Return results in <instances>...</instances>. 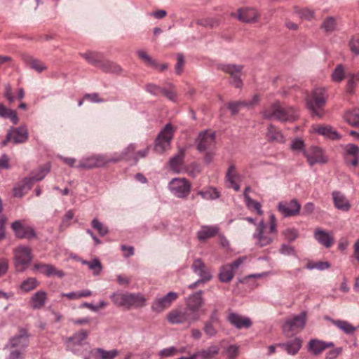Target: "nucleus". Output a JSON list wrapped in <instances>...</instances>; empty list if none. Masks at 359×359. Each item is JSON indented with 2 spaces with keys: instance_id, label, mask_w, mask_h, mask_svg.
I'll list each match as a JSON object with an SVG mask.
<instances>
[{
  "instance_id": "e2e57ef3",
  "label": "nucleus",
  "mask_w": 359,
  "mask_h": 359,
  "mask_svg": "<svg viewBox=\"0 0 359 359\" xmlns=\"http://www.w3.org/2000/svg\"><path fill=\"white\" fill-rule=\"evenodd\" d=\"M74 212L72 210H68L62 218L60 228L68 227L70 225V221L74 218Z\"/></svg>"
},
{
  "instance_id": "393cba45",
  "label": "nucleus",
  "mask_w": 359,
  "mask_h": 359,
  "mask_svg": "<svg viewBox=\"0 0 359 359\" xmlns=\"http://www.w3.org/2000/svg\"><path fill=\"white\" fill-rule=\"evenodd\" d=\"M259 17L257 11L252 8H243L238 10L237 18L245 23L257 22Z\"/></svg>"
},
{
  "instance_id": "37998d69",
  "label": "nucleus",
  "mask_w": 359,
  "mask_h": 359,
  "mask_svg": "<svg viewBox=\"0 0 359 359\" xmlns=\"http://www.w3.org/2000/svg\"><path fill=\"white\" fill-rule=\"evenodd\" d=\"M197 194L205 200H214L219 197L218 191L212 187H208L205 190H200Z\"/></svg>"
},
{
  "instance_id": "4be33fe9",
  "label": "nucleus",
  "mask_w": 359,
  "mask_h": 359,
  "mask_svg": "<svg viewBox=\"0 0 359 359\" xmlns=\"http://www.w3.org/2000/svg\"><path fill=\"white\" fill-rule=\"evenodd\" d=\"M137 146L131 143L123 149L119 155L110 158V161L112 163H117L120 161H132L133 163L135 151Z\"/></svg>"
},
{
  "instance_id": "20e7f679",
  "label": "nucleus",
  "mask_w": 359,
  "mask_h": 359,
  "mask_svg": "<svg viewBox=\"0 0 359 359\" xmlns=\"http://www.w3.org/2000/svg\"><path fill=\"white\" fill-rule=\"evenodd\" d=\"M14 265L16 271L22 272L30 265L33 256L32 249L25 245H19L14 248Z\"/></svg>"
},
{
  "instance_id": "f3484780",
  "label": "nucleus",
  "mask_w": 359,
  "mask_h": 359,
  "mask_svg": "<svg viewBox=\"0 0 359 359\" xmlns=\"http://www.w3.org/2000/svg\"><path fill=\"white\" fill-rule=\"evenodd\" d=\"M215 145V134L211 130L201 132L197 139V149L200 151H205Z\"/></svg>"
},
{
  "instance_id": "a19ab883",
  "label": "nucleus",
  "mask_w": 359,
  "mask_h": 359,
  "mask_svg": "<svg viewBox=\"0 0 359 359\" xmlns=\"http://www.w3.org/2000/svg\"><path fill=\"white\" fill-rule=\"evenodd\" d=\"M219 348L217 346H211L206 350H203L195 354L196 358L198 357L201 359H211L218 354Z\"/></svg>"
},
{
  "instance_id": "c756f323",
  "label": "nucleus",
  "mask_w": 359,
  "mask_h": 359,
  "mask_svg": "<svg viewBox=\"0 0 359 359\" xmlns=\"http://www.w3.org/2000/svg\"><path fill=\"white\" fill-rule=\"evenodd\" d=\"M332 198L334 206L340 210L348 211L351 208V203L344 194L339 191H334Z\"/></svg>"
},
{
  "instance_id": "1a4fd4ad",
  "label": "nucleus",
  "mask_w": 359,
  "mask_h": 359,
  "mask_svg": "<svg viewBox=\"0 0 359 359\" xmlns=\"http://www.w3.org/2000/svg\"><path fill=\"white\" fill-rule=\"evenodd\" d=\"M245 259V257H241L231 264L222 266L219 273V280L223 283L230 282L234 276V271L238 269Z\"/></svg>"
},
{
  "instance_id": "774afa93",
  "label": "nucleus",
  "mask_w": 359,
  "mask_h": 359,
  "mask_svg": "<svg viewBox=\"0 0 359 359\" xmlns=\"http://www.w3.org/2000/svg\"><path fill=\"white\" fill-rule=\"evenodd\" d=\"M285 238L290 241H292L298 236V232L294 229H287L283 231Z\"/></svg>"
},
{
  "instance_id": "4468645a",
  "label": "nucleus",
  "mask_w": 359,
  "mask_h": 359,
  "mask_svg": "<svg viewBox=\"0 0 359 359\" xmlns=\"http://www.w3.org/2000/svg\"><path fill=\"white\" fill-rule=\"evenodd\" d=\"M11 228L15 235L18 238L31 240L36 238V233L34 229L30 226L24 224L20 220L13 222Z\"/></svg>"
},
{
  "instance_id": "864d4df0",
  "label": "nucleus",
  "mask_w": 359,
  "mask_h": 359,
  "mask_svg": "<svg viewBox=\"0 0 359 359\" xmlns=\"http://www.w3.org/2000/svg\"><path fill=\"white\" fill-rule=\"evenodd\" d=\"M96 352L99 354L100 359H114L118 355V351L116 349L105 351L102 348H97Z\"/></svg>"
},
{
  "instance_id": "ea45409f",
  "label": "nucleus",
  "mask_w": 359,
  "mask_h": 359,
  "mask_svg": "<svg viewBox=\"0 0 359 359\" xmlns=\"http://www.w3.org/2000/svg\"><path fill=\"white\" fill-rule=\"evenodd\" d=\"M111 298L115 304L130 308V293L114 294Z\"/></svg>"
},
{
  "instance_id": "2eb2a0df",
  "label": "nucleus",
  "mask_w": 359,
  "mask_h": 359,
  "mask_svg": "<svg viewBox=\"0 0 359 359\" xmlns=\"http://www.w3.org/2000/svg\"><path fill=\"white\" fill-rule=\"evenodd\" d=\"M178 297L177 293L170 292L166 295L156 299L151 306L153 311L160 313L169 308Z\"/></svg>"
},
{
  "instance_id": "c85d7f7f",
  "label": "nucleus",
  "mask_w": 359,
  "mask_h": 359,
  "mask_svg": "<svg viewBox=\"0 0 359 359\" xmlns=\"http://www.w3.org/2000/svg\"><path fill=\"white\" fill-rule=\"evenodd\" d=\"M314 238L327 248L331 247L334 243V238L332 235L330 233L319 228L315 229Z\"/></svg>"
},
{
  "instance_id": "f257e3e1",
  "label": "nucleus",
  "mask_w": 359,
  "mask_h": 359,
  "mask_svg": "<svg viewBox=\"0 0 359 359\" xmlns=\"http://www.w3.org/2000/svg\"><path fill=\"white\" fill-rule=\"evenodd\" d=\"M262 116L266 119H276L280 121H293L297 117V111L292 107L285 106L276 101L262 111Z\"/></svg>"
},
{
  "instance_id": "bb28decb",
  "label": "nucleus",
  "mask_w": 359,
  "mask_h": 359,
  "mask_svg": "<svg viewBox=\"0 0 359 359\" xmlns=\"http://www.w3.org/2000/svg\"><path fill=\"white\" fill-rule=\"evenodd\" d=\"M228 321L237 329L249 328L252 325L251 320L235 313H230L227 317Z\"/></svg>"
},
{
  "instance_id": "f704fd0d",
  "label": "nucleus",
  "mask_w": 359,
  "mask_h": 359,
  "mask_svg": "<svg viewBox=\"0 0 359 359\" xmlns=\"http://www.w3.org/2000/svg\"><path fill=\"white\" fill-rule=\"evenodd\" d=\"M280 346L285 348L287 353L295 355L302 346V340L297 337L290 342L280 344Z\"/></svg>"
},
{
  "instance_id": "9b49d317",
  "label": "nucleus",
  "mask_w": 359,
  "mask_h": 359,
  "mask_svg": "<svg viewBox=\"0 0 359 359\" xmlns=\"http://www.w3.org/2000/svg\"><path fill=\"white\" fill-rule=\"evenodd\" d=\"M110 163V158H107L104 155H95L83 159L77 167L81 169H93L104 167Z\"/></svg>"
},
{
  "instance_id": "dca6fc26",
  "label": "nucleus",
  "mask_w": 359,
  "mask_h": 359,
  "mask_svg": "<svg viewBox=\"0 0 359 359\" xmlns=\"http://www.w3.org/2000/svg\"><path fill=\"white\" fill-rule=\"evenodd\" d=\"M221 70L229 74L232 79L231 83L234 87L240 88L243 86V82L240 79V75L243 69V66L238 65H221L219 66Z\"/></svg>"
},
{
  "instance_id": "a878e982",
  "label": "nucleus",
  "mask_w": 359,
  "mask_h": 359,
  "mask_svg": "<svg viewBox=\"0 0 359 359\" xmlns=\"http://www.w3.org/2000/svg\"><path fill=\"white\" fill-rule=\"evenodd\" d=\"M192 269L194 273H197L200 278V281H209L212 279V275L207 269L205 264L201 259L194 260L192 264Z\"/></svg>"
},
{
  "instance_id": "de8ad7c7",
  "label": "nucleus",
  "mask_w": 359,
  "mask_h": 359,
  "mask_svg": "<svg viewBox=\"0 0 359 359\" xmlns=\"http://www.w3.org/2000/svg\"><path fill=\"white\" fill-rule=\"evenodd\" d=\"M82 57L85 58L88 62L98 67L102 57L100 55L93 53L87 52L82 54Z\"/></svg>"
},
{
  "instance_id": "3c124183",
  "label": "nucleus",
  "mask_w": 359,
  "mask_h": 359,
  "mask_svg": "<svg viewBox=\"0 0 359 359\" xmlns=\"http://www.w3.org/2000/svg\"><path fill=\"white\" fill-rule=\"evenodd\" d=\"M345 76V70L342 65H338L332 74V79L334 82H341Z\"/></svg>"
},
{
  "instance_id": "aec40b11",
  "label": "nucleus",
  "mask_w": 359,
  "mask_h": 359,
  "mask_svg": "<svg viewBox=\"0 0 359 359\" xmlns=\"http://www.w3.org/2000/svg\"><path fill=\"white\" fill-rule=\"evenodd\" d=\"M359 147L348 144L344 147V161L347 165L355 168L358 165Z\"/></svg>"
},
{
  "instance_id": "4d7b16f0",
  "label": "nucleus",
  "mask_w": 359,
  "mask_h": 359,
  "mask_svg": "<svg viewBox=\"0 0 359 359\" xmlns=\"http://www.w3.org/2000/svg\"><path fill=\"white\" fill-rule=\"evenodd\" d=\"M92 226L98 231L100 235L102 236H105L108 233L107 227L97 219H94L92 221Z\"/></svg>"
},
{
  "instance_id": "423d86ee",
  "label": "nucleus",
  "mask_w": 359,
  "mask_h": 359,
  "mask_svg": "<svg viewBox=\"0 0 359 359\" xmlns=\"http://www.w3.org/2000/svg\"><path fill=\"white\" fill-rule=\"evenodd\" d=\"M174 129L170 123H168L160 132L155 141L154 150L162 154L170 147V141L173 137Z\"/></svg>"
},
{
  "instance_id": "39448f33",
  "label": "nucleus",
  "mask_w": 359,
  "mask_h": 359,
  "mask_svg": "<svg viewBox=\"0 0 359 359\" xmlns=\"http://www.w3.org/2000/svg\"><path fill=\"white\" fill-rule=\"evenodd\" d=\"M89 335V332L86 330H81L75 332L71 337H66L63 338V342L66 349L70 352L76 353L78 351V347L88 344L87 339Z\"/></svg>"
},
{
  "instance_id": "338daca9",
  "label": "nucleus",
  "mask_w": 359,
  "mask_h": 359,
  "mask_svg": "<svg viewBox=\"0 0 359 359\" xmlns=\"http://www.w3.org/2000/svg\"><path fill=\"white\" fill-rule=\"evenodd\" d=\"M137 55L147 64L150 65H155V61L144 50H138Z\"/></svg>"
},
{
  "instance_id": "4c0bfd02",
  "label": "nucleus",
  "mask_w": 359,
  "mask_h": 359,
  "mask_svg": "<svg viewBox=\"0 0 359 359\" xmlns=\"http://www.w3.org/2000/svg\"><path fill=\"white\" fill-rule=\"evenodd\" d=\"M344 119L350 126L359 128V109H354L344 114Z\"/></svg>"
},
{
  "instance_id": "9d476101",
  "label": "nucleus",
  "mask_w": 359,
  "mask_h": 359,
  "mask_svg": "<svg viewBox=\"0 0 359 359\" xmlns=\"http://www.w3.org/2000/svg\"><path fill=\"white\" fill-rule=\"evenodd\" d=\"M170 190L177 197L184 198L191 191V184L185 178H175L169 184Z\"/></svg>"
},
{
  "instance_id": "c9c22d12",
  "label": "nucleus",
  "mask_w": 359,
  "mask_h": 359,
  "mask_svg": "<svg viewBox=\"0 0 359 359\" xmlns=\"http://www.w3.org/2000/svg\"><path fill=\"white\" fill-rule=\"evenodd\" d=\"M0 116L8 118L14 125L18 124L19 122L17 112L15 110L7 108L1 103H0Z\"/></svg>"
},
{
  "instance_id": "412c9836",
  "label": "nucleus",
  "mask_w": 359,
  "mask_h": 359,
  "mask_svg": "<svg viewBox=\"0 0 359 359\" xmlns=\"http://www.w3.org/2000/svg\"><path fill=\"white\" fill-rule=\"evenodd\" d=\"M311 131L332 140L341 138V135L330 126L315 125L311 127Z\"/></svg>"
},
{
  "instance_id": "5701e85b",
  "label": "nucleus",
  "mask_w": 359,
  "mask_h": 359,
  "mask_svg": "<svg viewBox=\"0 0 359 359\" xmlns=\"http://www.w3.org/2000/svg\"><path fill=\"white\" fill-rule=\"evenodd\" d=\"M28 344V338L25 332L12 337L6 346V349L24 351Z\"/></svg>"
},
{
  "instance_id": "58836bf2",
  "label": "nucleus",
  "mask_w": 359,
  "mask_h": 359,
  "mask_svg": "<svg viewBox=\"0 0 359 359\" xmlns=\"http://www.w3.org/2000/svg\"><path fill=\"white\" fill-rule=\"evenodd\" d=\"M35 269H39L43 273L48 276H57L58 277H63L64 273L62 271H57L52 265L42 264L40 266L36 265Z\"/></svg>"
},
{
  "instance_id": "a211bd4d",
  "label": "nucleus",
  "mask_w": 359,
  "mask_h": 359,
  "mask_svg": "<svg viewBox=\"0 0 359 359\" xmlns=\"http://www.w3.org/2000/svg\"><path fill=\"white\" fill-rule=\"evenodd\" d=\"M277 208L283 216L285 217H292L299 215L301 205L296 199H292L289 202H280L278 204Z\"/></svg>"
},
{
  "instance_id": "0eeeda50",
  "label": "nucleus",
  "mask_w": 359,
  "mask_h": 359,
  "mask_svg": "<svg viewBox=\"0 0 359 359\" xmlns=\"http://www.w3.org/2000/svg\"><path fill=\"white\" fill-rule=\"evenodd\" d=\"M306 323V313L302 312L285 320L283 325V331L287 335L299 332L304 329Z\"/></svg>"
},
{
  "instance_id": "ddd939ff",
  "label": "nucleus",
  "mask_w": 359,
  "mask_h": 359,
  "mask_svg": "<svg viewBox=\"0 0 359 359\" xmlns=\"http://www.w3.org/2000/svg\"><path fill=\"white\" fill-rule=\"evenodd\" d=\"M167 319L171 324H183L187 323L191 325L196 322L192 316L186 309H173L167 315Z\"/></svg>"
},
{
  "instance_id": "b1692460",
  "label": "nucleus",
  "mask_w": 359,
  "mask_h": 359,
  "mask_svg": "<svg viewBox=\"0 0 359 359\" xmlns=\"http://www.w3.org/2000/svg\"><path fill=\"white\" fill-rule=\"evenodd\" d=\"M333 346L334 344L332 342H325L318 339H312L309 341L307 348L309 352L314 355H318L326 348Z\"/></svg>"
},
{
  "instance_id": "cd10ccee",
  "label": "nucleus",
  "mask_w": 359,
  "mask_h": 359,
  "mask_svg": "<svg viewBox=\"0 0 359 359\" xmlns=\"http://www.w3.org/2000/svg\"><path fill=\"white\" fill-rule=\"evenodd\" d=\"M48 299V294L44 290H39L34 293L29 299V304L33 309H41L44 307Z\"/></svg>"
},
{
  "instance_id": "f8f14e48",
  "label": "nucleus",
  "mask_w": 359,
  "mask_h": 359,
  "mask_svg": "<svg viewBox=\"0 0 359 359\" xmlns=\"http://www.w3.org/2000/svg\"><path fill=\"white\" fill-rule=\"evenodd\" d=\"M28 130L26 126H20L18 128H11L6 135V140L3 142V144H6L7 142L12 141L15 144L24 143L28 140Z\"/></svg>"
},
{
  "instance_id": "7ed1b4c3",
  "label": "nucleus",
  "mask_w": 359,
  "mask_h": 359,
  "mask_svg": "<svg viewBox=\"0 0 359 359\" xmlns=\"http://www.w3.org/2000/svg\"><path fill=\"white\" fill-rule=\"evenodd\" d=\"M258 233L255 236L257 244L264 247L272 243L276 234V217L273 215H270V226L267 228L263 221H261L257 226Z\"/></svg>"
},
{
  "instance_id": "6e6d98bb",
  "label": "nucleus",
  "mask_w": 359,
  "mask_h": 359,
  "mask_svg": "<svg viewBox=\"0 0 359 359\" xmlns=\"http://www.w3.org/2000/svg\"><path fill=\"white\" fill-rule=\"evenodd\" d=\"M322 27L326 32L334 31L336 27L335 20L332 17L326 18L322 24Z\"/></svg>"
},
{
  "instance_id": "e433bc0d",
  "label": "nucleus",
  "mask_w": 359,
  "mask_h": 359,
  "mask_svg": "<svg viewBox=\"0 0 359 359\" xmlns=\"http://www.w3.org/2000/svg\"><path fill=\"white\" fill-rule=\"evenodd\" d=\"M259 102V97L255 95L253 96V98L250 102H232L229 103L228 105V108L231 111L232 114H236L241 107L242 106H253L255 104H257Z\"/></svg>"
},
{
  "instance_id": "c03bdc74",
  "label": "nucleus",
  "mask_w": 359,
  "mask_h": 359,
  "mask_svg": "<svg viewBox=\"0 0 359 359\" xmlns=\"http://www.w3.org/2000/svg\"><path fill=\"white\" fill-rule=\"evenodd\" d=\"M331 321L334 325L346 334H353L356 330V328L347 321L341 320H332Z\"/></svg>"
},
{
  "instance_id": "0e129e2a",
  "label": "nucleus",
  "mask_w": 359,
  "mask_h": 359,
  "mask_svg": "<svg viewBox=\"0 0 359 359\" xmlns=\"http://www.w3.org/2000/svg\"><path fill=\"white\" fill-rule=\"evenodd\" d=\"M351 50L355 55H359V36H353L349 41Z\"/></svg>"
},
{
  "instance_id": "8fccbe9b",
  "label": "nucleus",
  "mask_w": 359,
  "mask_h": 359,
  "mask_svg": "<svg viewBox=\"0 0 359 359\" xmlns=\"http://www.w3.org/2000/svg\"><path fill=\"white\" fill-rule=\"evenodd\" d=\"M92 294V292L88 290H86L79 292H72L69 293L61 294L62 297H66L69 299H78L82 297H89Z\"/></svg>"
},
{
  "instance_id": "72a5a7b5",
  "label": "nucleus",
  "mask_w": 359,
  "mask_h": 359,
  "mask_svg": "<svg viewBox=\"0 0 359 359\" xmlns=\"http://www.w3.org/2000/svg\"><path fill=\"white\" fill-rule=\"evenodd\" d=\"M98 68L102 69L104 72H111V73H120L122 71L121 67L116 64L115 62H113L111 61H109L107 60L102 59Z\"/></svg>"
},
{
  "instance_id": "680f3d73",
  "label": "nucleus",
  "mask_w": 359,
  "mask_h": 359,
  "mask_svg": "<svg viewBox=\"0 0 359 359\" xmlns=\"http://www.w3.org/2000/svg\"><path fill=\"white\" fill-rule=\"evenodd\" d=\"M299 17L302 19L310 20L314 18V12L311 9L305 8L298 11Z\"/></svg>"
},
{
  "instance_id": "5fc2aeb1",
  "label": "nucleus",
  "mask_w": 359,
  "mask_h": 359,
  "mask_svg": "<svg viewBox=\"0 0 359 359\" xmlns=\"http://www.w3.org/2000/svg\"><path fill=\"white\" fill-rule=\"evenodd\" d=\"M245 201L249 208L255 209L259 215L263 214L259 203L252 200L246 193L245 194Z\"/></svg>"
},
{
  "instance_id": "7c9ffc66",
  "label": "nucleus",
  "mask_w": 359,
  "mask_h": 359,
  "mask_svg": "<svg viewBox=\"0 0 359 359\" xmlns=\"http://www.w3.org/2000/svg\"><path fill=\"white\" fill-rule=\"evenodd\" d=\"M219 229L217 226H203L197 233V238L200 241L215 237L219 233Z\"/></svg>"
},
{
  "instance_id": "2f4dec72",
  "label": "nucleus",
  "mask_w": 359,
  "mask_h": 359,
  "mask_svg": "<svg viewBox=\"0 0 359 359\" xmlns=\"http://www.w3.org/2000/svg\"><path fill=\"white\" fill-rule=\"evenodd\" d=\"M266 138L270 142H284V137L281 132L274 126L270 125L266 133Z\"/></svg>"
},
{
  "instance_id": "603ef678",
  "label": "nucleus",
  "mask_w": 359,
  "mask_h": 359,
  "mask_svg": "<svg viewBox=\"0 0 359 359\" xmlns=\"http://www.w3.org/2000/svg\"><path fill=\"white\" fill-rule=\"evenodd\" d=\"M83 264L87 265L95 275L100 274L102 269L101 263L97 259H95L91 262L83 261Z\"/></svg>"
},
{
  "instance_id": "f03ea898",
  "label": "nucleus",
  "mask_w": 359,
  "mask_h": 359,
  "mask_svg": "<svg viewBox=\"0 0 359 359\" xmlns=\"http://www.w3.org/2000/svg\"><path fill=\"white\" fill-rule=\"evenodd\" d=\"M327 95L326 89L323 87L315 88L311 95L306 98V105L313 116L322 118L324 114V109Z\"/></svg>"
},
{
  "instance_id": "49530a36",
  "label": "nucleus",
  "mask_w": 359,
  "mask_h": 359,
  "mask_svg": "<svg viewBox=\"0 0 359 359\" xmlns=\"http://www.w3.org/2000/svg\"><path fill=\"white\" fill-rule=\"evenodd\" d=\"M236 177L237 173L235 166L233 165H230L226 173V178L230 182L231 187L234 190L238 191L240 189V186L236 182Z\"/></svg>"
},
{
  "instance_id": "6e6552de",
  "label": "nucleus",
  "mask_w": 359,
  "mask_h": 359,
  "mask_svg": "<svg viewBox=\"0 0 359 359\" xmlns=\"http://www.w3.org/2000/svg\"><path fill=\"white\" fill-rule=\"evenodd\" d=\"M203 292L199 290L188 297L186 301L187 310L192 316V318L196 321L199 320L200 309L204 304V299L202 296Z\"/></svg>"
},
{
  "instance_id": "a18cd8bd",
  "label": "nucleus",
  "mask_w": 359,
  "mask_h": 359,
  "mask_svg": "<svg viewBox=\"0 0 359 359\" xmlns=\"http://www.w3.org/2000/svg\"><path fill=\"white\" fill-rule=\"evenodd\" d=\"M39 281L35 278H29L21 283L20 288L25 292H30L38 287Z\"/></svg>"
},
{
  "instance_id": "052dcab7",
  "label": "nucleus",
  "mask_w": 359,
  "mask_h": 359,
  "mask_svg": "<svg viewBox=\"0 0 359 359\" xmlns=\"http://www.w3.org/2000/svg\"><path fill=\"white\" fill-rule=\"evenodd\" d=\"M149 147H146L145 148L140 149L139 151L135 150L134 154L133 163H137L140 159L147 157L149 152Z\"/></svg>"
},
{
  "instance_id": "6ab92c4d",
  "label": "nucleus",
  "mask_w": 359,
  "mask_h": 359,
  "mask_svg": "<svg viewBox=\"0 0 359 359\" xmlns=\"http://www.w3.org/2000/svg\"><path fill=\"white\" fill-rule=\"evenodd\" d=\"M308 163L310 165L316 163H325L327 158L325 156L323 151L318 147H311L306 151H304Z\"/></svg>"
},
{
  "instance_id": "bf43d9fd",
  "label": "nucleus",
  "mask_w": 359,
  "mask_h": 359,
  "mask_svg": "<svg viewBox=\"0 0 359 359\" xmlns=\"http://www.w3.org/2000/svg\"><path fill=\"white\" fill-rule=\"evenodd\" d=\"M304 142L302 139L296 138L294 139L292 144H291V149L297 152H303L304 154V151H306V150L304 149Z\"/></svg>"
},
{
  "instance_id": "09e8293b",
  "label": "nucleus",
  "mask_w": 359,
  "mask_h": 359,
  "mask_svg": "<svg viewBox=\"0 0 359 359\" xmlns=\"http://www.w3.org/2000/svg\"><path fill=\"white\" fill-rule=\"evenodd\" d=\"M27 64L30 68L38 72H41L46 69L45 64L36 58H29L27 61Z\"/></svg>"
},
{
  "instance_id": "69168bd1",
  "label": "nucleus",
  "mask_w": 359,
  "mask_h": 359,
  "mask_svg": "<svg viewBox=\"0 0 359 359\" xmlns=\"http://www.w3.org/2000/svg\"><path fill=\"white\" fill-rule=\"evenodd\" d=\"M358 81L355 78V74H353L347 81L346 92L349 94H353L356 86V82Z\"/></svg>"
},
{
  "instance_id": "13d9d810",
  "label": "nucleus",
  "mask_w": 359,
  "mask_h": 359,
  "mask_svg": "<svg viewBox=\"0 0 359 359\" xmlns=\"http://www.w3.org/2000/svg\"><path fill=\"white\" fill-rule=\"evenodd\" d=\"M198 23L204 27H209L213 28L219 25V21L216 18H208L199 20L198 21Z\"/></svg>"
},
{
  "instance_id": "79ce46f5",
  "label": "nucleus",
  "mask_w": 359,
  "mask_h": 359,
  "mask_svg": "<svg viewBox=\"0 0 359 359\" xmlns=\"http://www.w3.org/2000/svg\"><path fill=\"white\" fill-rule=\"evenodd\" d=\"M147 299L141 293H130V308L142 307L146 304Z\"/></svg>"
},
{
  "instance_id": "473e14b6",
  "label": "nucleus",
  "mask_w": 359,
  "mask_h": 359,
  "mask_svg": "<svg viewBox=\"0 0 359 359\" xmlns=\"http://www.w3.org/2000/svg\"><path fill=\"white\" fill-rule=\"evenodd\" d=\"M184 156V151L180 149L174 157L170 158L169 161V166L174 172L179 173L182 171L183 167Z\"/></svg>"
}]
</instances>
